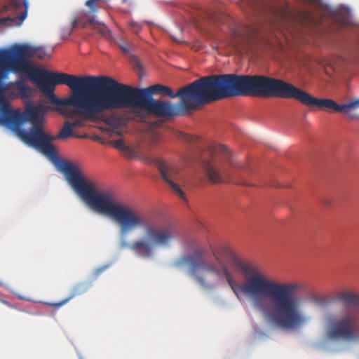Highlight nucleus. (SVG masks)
Here are the masks:
<instances>
[{
	"label": "nucleus",
	"instance_id": "f257e3e1",
	"mask_svg": "<svg viewBox=\"0 0 359 359\" xmlns=\"http://www.w3.org/2000/svg\"><path fill=\"white\" fill-rule=\"evenodd\" d=\"M215 262H207L205 250H195L191 255L178 259L177 267L187 266L191 277L205 290L214 288L210 275L226 280L239 297L245 294L254 308L283 330H297L306 325L311 318L300 308V301L292 292L299 288L296 283H280L266 278L252 263L245 262L228 245L212 248Z\"/></svg>",
	"mask_w": 359,
	"mask_h": 359
},
{
	"label": "nucleus",
	"instance_id": "f03ea898",
	"mask_svg": "<svg viewBox=\"0 0 359 359\" xmlns=\"http://www.w3.org/2000/svg\"><path fill=\"white\" fill-rule=\"evenodd\" d=\"M245 75L236 74H212L202 76L180 88L177 93L163 84L138 88L118 82L107 76L88 77L87 83L96 86L86 97V107L140 102L154 99L153 95L179 97L183 110H194L215 101L244 96Z\"/></svg>",
	"mask_w": 359,
	"mask_h": 359
},
{
	"label": "nucleus",
	"instance_id": "7ed1b4c3",
	"mask_svg": "<svg viewBox=\"0 0 359 359\" xmlns=\"http://www.w3.org/2000/svg\"><path fill=\"white\" fill-rule=\"evenodd\" d=\"M69 186L94 211L107 215L119 226L120 236L143 229L145 239H139L131 244L123 242L137 256L151 258L155 247L168 248L179 238L177 229L171 224H157L141 212L125 203L116 200L111 189L97 191L93 183L81 172L79 166L67 161L60 160L57 164Z\"/></svg>",
	"mask_w": 359,
	"mask_h": 359
},
{
	"label": "nucleus",
	"instance_id": "20e7f679",
	"mask_svg": "<svg viewBox=\"0 0 359 359\" xmlns=\"http://www.w3.org/2000/svg\"><path fill=\"white\" fill-rule=\"evenodd\" d=\"M45 52L40 48L27 44L17 46L12 51L0 53V111L11 106L4 93L8 86L4 80L10 72L27 74L30 81L46 95L54 109L63 116L78 115L85 118L88 109L86 100L96 86L86 84L88 77L79 76L61 72H52L35 67L29 57L36 56L43 59Z\"/></svg>",
	"mask_w": 359,
	"mask_h": 359
},
{
	"label": "nucleus",
	"instance_id": "39448f33",
	"mask_svg": "<svg viewBox=\"0 0 359 359\" xmlns=\"http://www.w3.org/2000/svg\"><path fill=\"white\" fill-rule=\"evenodd\" d=\"M50 108L42 104L34 105L29 103L23 113L11 107L0 111V124L15 131L18 136L28 146L34 147L49 158L57 156L55 147L51 143L57 140H67L80 136L74 133L69 121H65L57 135L43 132V116Z\"/></svg>",
	"mask_w": 359,
	"mask_h": 359
},
{
	"label": "nucleus",
	"instance_id": "423d86ee",
	"mask_svg": "<svg viewBox=\"0 0 359 359\" xmlns=\"http://www.w3.org/2000/svg\"><path fill=\"white\" fill-rule=\"evenodd\" d=\"M244 96L294 99L306 107L320 110L348 113L359 107V99L339 104L329 98H317L306 91L283 79L264 75H245Z\"/></svg>",
	"mask_w": 359,
	"mask_h": 359
},
{
	"label": "nucleus",
	"instance_id": "0eeeda50",
	"mask_svg": "<svg viewBox=\"0 0 359 359\" xmlns=\"http://www.w3.org/2000/svg\"><path fill=\"white\" fill-rule=\"evenodd\" d=\"M127 108L144 109L150 114L165 118L178 116L182 115V111H189L183 110L180 107V103L177 105L169 101L150 99L140 102L95 106V107H88L86 108L88 112L85 119L96 121L100 118L101 115L104 112Z\"/></svg>",
	"mask_w": 359,
	"mask_h": 359
},
{
	"label": "nucleus",
	"instance_id": "6e6552de",
	"mask_svg": "<svg viewBox=\"0 0 359 359\" xmlns=\"http://www.w3.org/2000/svg\"><path fill=\"white\" fill-rule=\"evenodd\" d=\"M358 319L355 313L346 312L328 319L325 336L328 339L356 341L359 340Z\"/></svg>",
	"mask_w": 359,
	"mask_h": 359
},
{
	"label": "nucleus",
	"instance_id": "1a4fd4ad",
	"mask_svg": "<svg viewBox=\"0 0 359 359\" xmlns=\"http://www.w3.org/2000/svg\"><path fill=\"white\" fill-rule=\"evenodd\" d=\"M153 163L157 167L161 177L172 191L181 198H184V192L180 189L178 184L181 179L179 169L175 165L161 159H153Z\"/></svg>",
	"mask_w": 359,
	"mask_h": 359
},
{
	"label": "nucleus",
	"instance_id": "9d476101",
	"mask_svg": "<svg viewBox=\"0 0 359 359\" xmlns=\"http://www.w3.org/2000/svg\"><path fill=\"white\" fill-rule=\"evenodd\" d=\"M205 171L208 180L213 184H219L230 180L231 175L224 172L222 175L218 169L210 163H207Z\"/></svg>",
	"mask_w": 359,
	"mask_h": 359
},
{
	"label": "nucleus",
	"instance_id": "9b49d317",
	"mask_svg": "<svg viewBox=\"0 0 359 359\" xmlns=\"http://www.w3.org/2000/svg\"><path fill=\"white\" fill-rule=\"evenodd\" d=\"M89 286L86 283H79L78 284H76L71 290L70 294L66 299L57 302V303H53L50 304V305L54 308H60L63 305L66 304L68 302H69L71 299L74 298L76 296L81 295L83 293H85Z\"/></svg>",
	"mask_w": 359,
	"mask_h": 359
},
{
	"label": "nucleus",
	"instance_id": "f8f14e48",
	"mask_svg": "<svg viewBox=\"0 0 359 359\" xmlns=\"http://www.w3.org/2000/svg\"><path fill=\"white\" fill-rule=\"evenodd\" d=\"M338 299L346 306L359 307V294L351 292L344 291L339 294Z\"/></svg>",
	"mask_w": 359,
	"mask_h": 359
},
{
	"label": "nucleus",
	"instance_id": "ddd939ff",
	"mask_svg": "<svg viewBox=\"0 0 359 359\" xmlns=\"http://www.w3.org/2000/svg\"><path fill=\"white\" fill-rule=\"evenodd\" d=\"M88 22L93 25V28L100 33L103 37L111 39V34L110 30L103 23L97 21L94 17L87 15Z\"/></svg>",
	"mask_w": 359,
	"mask_h": 359
},
{
	"label": "nucleus",
	"instance_id": "4468645a",
	"mask_svg": "<svg viewBox=\"0 0 359 359\" xmlns=\"http://www.w3.org/2000/svg\"><path fill=\"white\" fill-rule=\"evenodd\" d=\"M15 84L21 93L25 97H28L32 94V88L28 86L22 80H18Z\"/></svg>",
	"mask_w": 359,
	"mask_h": 359
},
{
	"label": "nucleus",
	"instance_id": "2eb2a0df",
	"mask_svg": "<svg viewBox=\"0 0 359 359\" xmlns=\"http://www.w3.org/2000/svg\"><path fill=\"white\" fill-rule=\"evenodd\" d=\"M26 17H27V11H25V12L22 13L18 17H15V18L7 17V18H4L3 21L4 22L11 21V22H12L11 25L20 26L22 24V22L24 21V20L26 18Z\"/></svg>",
	"mask_w": 359,
	"mask_h": 359
},
{
	"label": "nucleus",
	"instance_id": "dca6fc26",
	"mask_svg": "<svg viewBox=\"0 0 359 359\" xmlns=\"http://www.w3.org/2000/svg\"><path fill=\"white\" fill-rule=\"evenodd\" d=\"M121 152L128 158H131L136 156V152L135 149L132 147L128 145H126L124 149L121 151Z\"/></svg>",
	"mask_w": 359,
	"mask_h": 359
},
{
	"label": "nucleus",
	"instance_id": "f3484780",
	"mask_svg": "<svg viewBox=\"0 0 359 359\" xmlns=\"http://www.w3.org/2000/svg\"><path fill=\"white\" fill-rule=\"evenodd\" d=\"M109 144L121 151L124 149L125 146L126 145L121 139L110 141Z\"/></svg>",
	"mask_w": 359,
	"mask_h": 359
},
{
	"label": "nucleus",
	"instance_id": "a211bd4d",
	"mask_svg": "<svg viewBox=\"0 0 359 359\" xmlns=\"http://www.w3.org/2000/svg\"><path fill=\"white\" fill-rule=\"evenodd\" d=\"M226 161L229 163V165L233 168L241 170L243 169V165L240 162L234 161L233 160L230 158L227 159Z\"/></svg>",
	"mask_w": 359,
	"mask_h": 359
},
{
	"label": "nucleus",
	"instance_id": "6ab92c4d",
	"mask_svg": "<svg viewBox=\"0 0 359 359\" xmlns=\"http://www.w3.org/2000/svg\"><path fill=\"white\" fill-rule=\"evenodd\" d=\"M336 20L339 22L341 25H346L348 24V17L346 15H337L336 18Z\"/></svg>",
	"mask_w": 359,
	"mask_h": 359
},
{
	"label": "nucleus",
	"instance_id": "aec40b11",
	"mask_svg": "<svg viewBox=\"0 0 359 359\" xmlns=\"http://www.w3.org/2000/svg\"><path fill=\"white\" fill-rule=\"evenodd\" d=\"M130 26L131 27L133 32L135 33H137L142 27V25L140 23L134 21H131L130 22Z\"/></svg>",
	"mask_w": 359,
	"mask_h": 359
},
{
	"label": "nucleus",
	"instance_id": "412c9836",
	"mask_svg": "<svg viewBox=\"0 0 359 359\" xmlns=\"http://www.w3.org/2000/svg\"><path fill=\"white\" fill-rule=\"evenodd\" d=\"M179 137L181 139H182L183 140H184L186 142H191L194 141L193 136H191V135H189V134H185V133H180Z\"/></svg>",
	"mask_w": 359,
	"mask_h": 359
},
{
	"label": "nucleus",
	"instance_id": "4be33fe9",
	"mask_svg": "<svg viewBox=\"0 0 359 359\" xmlns=\"http://www.w3.org/2000/svg\"><path fill=\"white\" fill-rule=\"evenodd\" d=\"M219 149L220 152L222 154H223L224 155L226 156V157H228L230 155V151L226 146L220 145L219 147Z\"/></svg>",
	"mask_w": 359,
	"mask_h": 359
},
{
	"label": "nucleus",
	"instance_id": "5701e85b",
	"mask_svg": "<svg viewBox=\"0 0 359 359\" xmlns=\"http://www.w3.org/2000/svg\"><path fill=\"white\" fill-rule=\"evenodd\" d=\"M79 26V20H74L72 22V26L69 29L67 32V36H69L72 33V31L73 29L76 28V27Z\"/></svg>",
	"mask_w": 359,
	"mask_h": 359
},
{
	"label": "nucleus",
	"instance_id": "b1692460",
	"mask_svg": "<svg viewBox=\"0 0 359 359\" xmlns=\"http://www.w3.org/2000/svg\"><path fill=\"white\" fill-rule=\"evenodd\" d=\"M70 125L73 129L83 125L82 121L75 120L73 122H70Z\"/></svg>",
	"mask_w": 359,
	"mask_h": 359
},
{
	"label": "nucleus",
	"instance_id": "393cba45",
	"mask_svg": "<svg viewBox=\"0 0 359 359\" xmlns=\"http://www.w3.org/2000/svg\"><path fill=\"white\" fill-rule=\"evenodd\" d=\"M120 49L125 53H129L130 52V48L126 44H119Z\"/></svg>",
	"mask_w": 359,
	"mask_h": 359
},
{
	"label": "nucleus",
	"instance_id": "a878e982",
	"mask_svg": "<svg viewBox=\"0 0 359 359\" xmlns=\"http://www.w3.org/2000/svg\"><path fill=\"white\" fill-rule=\"evenodd\" d=\"M0 302H1V303H3L4 304H5V305L8 306L13 307V306H11V304L8 302H7V301H6V300H4V299H0Z\"/></svg>",
	"mask_w": 359,
	"mask_h": 359
},
{
	"label": "nucleus",
	"instance_id": "bb28decb",
	"mask_svg": "<svg viewBox=\"0 0 359 359\" xmlns=\"http://www.w3.org/2000/svg\"><path fill=\"white\" fill-rule=\"evenodd\" d=\"M87 22H82L79 20V26H81L82 28H85L86 27Z\"/></svg>",
	"mask_w": 359,
	"mask_h": 359
},
{
	"label": "nucleus",
	"instance_id": "cd10ccee",
	"mask_svg": "<svg viewBox=\"0 0 359 359\" xmlns=\"http://www.w3.org/2000/svg\"><path fill=\"white\" fill-rule=\"evenodd\" d=\"M233 35H234L236 37H240V36H241L240 33H239L237 30H235V31L233 32Z\"/></svg>",
	"mask_w": 359,
	"mask_h": 359
},
{
	"label": "nucleus",
	"instance_id": "c85d7f7f",
	"mask_svg": "<svg viewBox=\"0 0 359 359\" xmlns=\"http://www.w3.org/2000/svg\"><path fill=\"white\" fill-rule=\"evenodd\" d=\"M95 140H100V138L99 137H97L95 138Z\"/></svg>",
	"mask_w": 359,
	"mask_h": 359
}]
</instances>
